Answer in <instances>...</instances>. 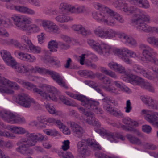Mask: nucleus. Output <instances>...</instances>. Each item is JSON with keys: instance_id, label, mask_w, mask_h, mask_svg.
<instances>
[{"instance_id": "f257e3e1", "label": "nucleus", "mask_w": 158, "mask_h": 158, "mask_svg": "<svg viewBox=\"0 0 158 158\" xmlns=\"http://www.w3.org/2000/svg\"><path fill=\"white\" fill-rule=\"evenodd\" d=\"M94 6L100 10L98 12H94L92 13L93 18L98 21L111 26L116 24L115 19L120 23H124V20L123 16L107 6L97 2L95 3Z\"/></svg>"}, {"instance_id": "f03ea898", "label": "nucleus", "mask_w": 158, "mask_h": 158, "mask_svg": "<svg viewBox=\"0 0 158 158\" xmlns=\"http://www.w3.org/2000/svg\"><path fill=\"white\" fill-rule=\"evenodd\" d=\"M15 81L22 85L27 86V88L30 89H33V91L34 93H36L39 94L43 98L47 100H52V101H56L57 98L56 96L59 97L60 100L65 104L69 105V101L68 98L64 96L60 95V92L57 89L52 86L48 85L47 87L48 91L50 94H48L41 89H39L36 86L32 84L29 82H26L24 80H22L18 78H15Z\"/></svg>"}, {"instance_id": "7ed1b4c3", "label": "nucleus", "mask_w": 158, "mask_h": 158, "mask_svg": "<svg viewBox=\"0 0 158 158\" xmlns=\"http://www.w3.org/2000/svg\"><path fill=\"white\" fill-rule=\"evenodd\" d=\"M122 10L127 15L133 14L131 22L135 27L137 26L136 23L138 22L139 19H144L146 21H148L149 20V16L146 13L133 6L128 5L127 3Z\"/></svg>"}, {"instance_id": "20e7f679", "label": "nucleus", "mask_w": 158, "mask_h": 158, "mask_svg": "<svg viewBox=\"0 0 158 158\" xmlns=\"http://www.w3.org/2000/svg\"><path fill=\"white\" fill-rule=\"evenodd\" d=\"M12 19L14 24L19 29L24 31L30 30L34 32H37L39 30V27L35 24L30 26L31 23V19L30 18L14 16L12 17Z\"/></svg>"}, {"instance_id": "39448f33", "label": "nucleus", "mask_w": 158, "mask_h": 158, "mask_svg": "<svg viewBox=\"0 0 158 158\" xmlns=\"http://www.w3.org/2000/svg\"><path fill=\"white\" fill-rule=\"evenodd\" d=\"M139 48L142 50L143 56L141 58V60L145 63L152 62L158 66V59L155 57L158 54L157 52L149 46L144 44H141Z\"/></svg>"}, {"instance_id": "423d86ee", "label": "nucleus", "mask_w": 158, "mask_h": 158, "mask_svg": "<svg viewBox=\"0 0 158 158\" xmlns=\"http://www.w3.org/2000/svg\"><path fill=\"white\" fill-rule=\"evenodd\" d=\"M87 143L94 150H100L102 149L100 145L94 139H88L87 140L83 139L78 142L77 146L78 151L80 155L88 156L90 154V151L88 149Z\"/></svg>"}, {"instance_id": "0eeeda50", "label": "nucleus", "mask_w": 158, "mask_h": 158, "mask_svg": "<svg viewBox=\"0 0 158 158\" xmlns=\"http://www.w3.org/2000/svg\"><path fill=\"white\" fill-rule=\"evenodd\" d=\"M87 43L93 49L100 55L108 56L113 52L114 54L116 55L114 51L115 49H118V48L113 49L107 44L104 43H100L92 39L88 40Z\"/></svg>"}, {"instance_id": "6e6552de", "label": "nucleus", "mask_w": 158, "mask_h": 158, "mask_svg": "<svg viewBox=\"0 0 158 158\" xmlns=\"http://www.w3.org/2000/svg\"><path fill=\"white\" fill-rule=\"evenodd\" d=\"M114 53L116 54L123 61L127 64H131L132 63V60L130 59L127 54L130 57L134 58H138L141 59L140 58L139 53L129 49L125 47L123 48L120 49H116L114 51Z\"/></svg>"}, {"instance_id": "1a4fd4ad", "label": "nucleus", "mask_w": 158, "mask_h": 158, "mask_svg": "<svg viewBox=\"0 0 158 158\" xmlns=\"http://www.w3.org/2000/svg\"><path fill=\"white\" fill-rule=\"evenodd\" d=\"M148 68L149 69L152 70L154 73H152L150 71L138 64H135L133 66V70L137 73L150 80H154L156 78L158 80V68L151 66H149Z\"/></svg>"}, {"instance_id": "9d476101", "label": "nucleus", "mask_w": 158, "mask_h": 158, "mask_svg": "<svg viewBox=\"0 0 158 158\" xmlns=\"http://www.w3.org/2000/svg\"><path fill=\"white\" fill-rule=\"evenodd\" d=\"M0 116L4 121L11 124L23 123L25 122V120L24 118H21L19 116L15 115L9 111L0 112Z\"/></svg>"}, {"instance_id": "9b49d317", "label": "nucleus", "mask_w": 158, "mask_h": 158, "mask_svg": "<svg viewBox=\"0 0 158 158\" xmlns=\"http://www.w3.org/2000/svg\"><path fill=\"white\" fill-rule=\"evenodd\" d=\"M95 131L102 136H106L107 139L111 142H117L119 139L122 140H124L125 137L119 133H111L103 128L100 129H95Z\"/></svg>"}, {"instance_id": "f8f14e48", "label": "nucleus", "mask_w": 158, "mask_h": 158, "mask_svg": "<svg viewBox=\"0 0 158 158\" xmlns=\"http://www.w3.org/2000/svg\"><path fill=\"white\" fill-rule=\"evenodd\" d=\"M27 138L23 139L17 142V144L19 147L16 148V150L21 154L28 155L32 153V151L29 147L33 146Z\"/></svg>"}, {"instance_id": "ddd939ff", "label": "nucleus", "mask_w": 158, "mask_h": 158, "mask_svg": "<svg viewBox=\"0 0 158 158\" xmlns=\"http://www.w3.org/2000/svg\"><path fill=\"white\" fill-rule=\"evenodd\" d=\"M16 102L21 106L25 108H29L31 103L35 104L34 100L27 94L23 93L19 94L16 98Z\"/></svg>"}, {"instance_id": "4468645a", "label": "nucleus", "mask_w": 158, "mask_h": 158, "mask_svg": "<svg viewBox=\"0 0 158 158\" xmlns=\"http://www.w3.org/2000/svg\"><path fill=\"white\" fill-rule=\"evenodd\" d=\"M150 21V17H149V20L148 21H146L144 19H139L137 23V26L136 27L139 30L143 31L147 33H156L158 27H152L149 26L146 24L145 22H149Z\"/></svg>"}, {"instance_id": "2eb2a0df", "label": "nucleus", "mask_w": 158, "mask_h": 158, "mask_svg": "<svg viewBox=\"0 0 158 158\" xmlns=\"http://www.w3.org/2000/svg\"><path fill=\"white\" fill-rule=\"evenodd\" d=\"M133 83H135L137 85L148 91L154 93L155 92V88L152 84L149 82H145L143 79L137 77L132 81Z\"/></svg>"}, {"instance_id": "dca6fc26", "label": "nucleus", "mask_w": 158, "mask_h": 158, "mask_svg": "<svg viewBox=\"0 0 158 158\" xmlns=\"http://www.w3.org/2000/svg\"><path fill=\"white\" fill-rule=\"evenodd\" d=\"M86 104V106H85L84 107L86 109L92 110L98 114H101L103 113L102 110L101 108L97 107V106L99 104L98 102L89 98Z\"/></svg>"}, {"instance_id": "f3484780", "label": "nucleus", "mask_w": 158, "mask_h": 158, "mask_svg": "<svg viewBox=\"0 0 158 158\" xmlns=\"http://www.w3.org/2000/svg\"><path fill=\"white\" fill-rule=\"evenodd\" d=\"M6 6L8 9L15 10L17 11L24 14L31 15H35V12L34 10L27 7L13 5L10 6L6 5Z\"/></svg>"}, {"instance_id": "a211bd4d", "label": "nucleus", "mask_w": 158, "mask_h": 158, "mask_svg": "<svg viewBox=\"0 0 158 158\" xmlns=\"http://www.w3.org/2000/svg\"><path fill=\"white\" fill-rule=\"evenodd\" d=\"M42 25L45 30L48 32L57 33L59 30L58 26L50 20H43Z\"/></svg>"}, {"instance_id": "6ab92c4d", "label": "nucleus", "mask_w": 158, "mask_h": 158, "mask_svg": "<svg viewBox=\"0 0 158 158\" xmlns=\"http://www.w3.org/2000/svg\"><path fill=\"white\" fill-rule=\"evenodd\" d=\"M48 74L51 77L58 85L66 89L68 87L66 86L65 82L61 76L57 73L51 70L48 71Z\"/></svg>"}, {"instance_id": "aec40b11", "label": "nucleus", "mask_w": 158, "mask_h": 158, "mask_svg": "<svg viewBox=\"0 0 158 158\" xmlns=\"http://www.w3.org/2000/svg\"><path fill=\"white\" fill-rule=\"evenodd\" d=\"M0 54L4 61L9 66L14 67L16 64L15 60L11 56L10 52L5 50L1 51Z\"/></svg>"}, {"instance_id": "412c9836", "label": "nucleus", "mask_w": 158, "mask_h": 158, "mask_svg": "<svg viewBox=\"0 0 158 158\" xmlns=\"http://www.w3.org/2000/svg\"><path fill=\"white\" fill-rule=\"evenodd\" d=\"M84 120L86 123L90 125L97 127L101 126L98 120L95 118L94 113L91 112L85 113Z\"/></svg>"}, {"instance_id": "4be33fe9", "label": "nucleus", "mask_w": 158, "mask_h": 158, "mask_svg": "<svg viewBox=\"0 0 158 158\" xmlns=\"http://www.w3.org/2000/svg\"><path fill=\"white\" fill-rule=\"evenodd\" d=\"M108 65L110 69L113 70L117 71L120 73L124 74L127 76V77L131 76L129 72L126 71L124 67L116 62H111L109 63Z\"/></svg>"}, {"instance_id": "5701e85b", "label": "nucleus", "mask_w": 158, "mask_h": 158, "mask_svg": "<svg viewBox=\"0 0 158 158\" xmlns=\"http://www.w3.org/2000/svg\"><path fill=\"white\" fill-rule=\"evenodd\" d=\"M145 118L152 125L158 127V112L151 111L145 116Z\"/></svg>"}, {"instance_id": "b1692460", "label": "nucleus", "mask_w": 158, "mask_h": 158, "mask_svg": "<svg viewBox=\"0 0 158 158\" xmlns=\"http://www.w3.org/2000/svg\"><path fill=\"white\" fill-rule=\"evenodd\" d=\"M27 139H28L29 142L33 146L35 145L37 141H42L44 140L45 138L41 134L38 133L29 134L27 136Z\"/></svg>"}, {"instance_id": "393cba45", "label": "nucleus", "mask_w": 158, "mask_h": 158, "mask_svg": "<svg viewBox=\"0 0 158 158\" xmlns=\"http://www.w3.org/2000/svg\"><path fill=\"white\" fill-rule=\"evenodd\" d=\"M103 109L107 112L115 116H123V113L120 111L115 109L107 103H104L103 106Z\"/></svg>"}, {"instance_id": "a878e982", "label": "nucleus", "mask_w": 158, "mask_h": 158, "mask_svg": "<svg viewBox=\"0 0 158 158\" xmlns=\"http://www.w3.org/2000/svg\"><path fill=\"white\" fill-rule=\"evenodd\" d=\"M11 134L6 131H2L0 130V136H4L6 137L11 138ZM0 146H4L6 148L10 149L12 148L13 147V145L11 142H5L0 139Z\"/></svg>"}, {"instance_id": "bb28decb", "label": "nucleus", "mask_w": 158, "mask_h": 158, "mask_svg": "<svg viewBox=\"0 0 158 158\" xmlns=\"http://www.w3.org/2000/svg\"><path fill=\"white\" fill-rule=\"evenodd\" d=\"M72 28L75 31L78 32L84 35H86L91 34L90 30L85 29L82 26L80 25H74Z\"/></svg>"}, {"instance_id": "cd10ccee", "label": "nucleus", "mask_w": 158, "mask_h": 158, "mask_svg": "<svg viewBox=\"0 0 158 158\" xmlns=\"http://www.w3.org/2000/svg\"><path fill=\"white\" fill-rule=\"evenodd\" d=\"M71 127L73 131L77 135V136L79 138L80 137L81 135L84 132V131L82 127L74 122L71 123Z\"/></svg>"}, {"instance_id": "c85d7f7f", "label": "nucleus", "mask_w": 158, "mask_h": 158, "mask_svg": "<svg viewBox=\"0 0 158 158\" xmlns=\"http://www.w3.org/2000/svg\"><path fill=\"white\" fill-rule=\"evenodd\" d=\"M102 88L106 91L111 94L114 95H116L120 94L118 90L115 86L112 85H103Z\"/></svg>"}, {"instance_id": "c756f323", "label": "nucleus", "mask_w": 158, "mask_h": 158, "mask_svg": "<svg viewBox=\"0 0 158 158\" xmlns=\"http://www.w3.org/2000/svg\"><path fill=\"white\" fill-rule=\"evenodd\" d=\"M70 96L75 99L80 101L81 104L84 106H86V103L88 102L89 98L82 95H77L73 93L70 94Z\"/></svg>"}, {"instance_id": "7c9ffc66", "label": "nucleus", "mask_w": 158, "mask_h": 158, "mask_svg": "<svg viewBox=\"0 0 158 158\" xmlns=\"http://www.w3.org/2000/svg\"><path fill=\"white\" fill-rule=\"evenodd\" d=\"M55 19L56 22L60 23L67 22L69 20V14L63 13L62 14L56 16Z\"/></svg>"}, {"instance_id": "2f4dec72", "label": "nucleus", "mask_w": 158, "mask_h": 158, "mask_svg": "<svg viewBox=\"0 0 158 158\" xmlns=\"http://www.w3.org/2000/svg\"><path fill=\"white\" fill-rule=\"evenodd\" d=\"M116 32L113 29L108 28L105 29L104 38L111 39L114 37L116 34Z\"/></svg>"}, {"instance_id": "473e14b6", "label": "nucleus", "mask_w": 158, "mask_h": 158, "mask_svg": "<svg viewBox=\"0 0 158 158\" xmlns=\"http://www.w3.org/2000/svg\"><path fill=\"white\" fill-rule=\"evenodd\" d=\"M105 28L99 26L94 29V31L95 35L98 37L104 38Z\"/></svg>"}, {"instance_id": "72a5a7b5", "label": "nucleus", "mask_w": 158, "mask_h": 158, "mask_svg": "<svg viewBox=\"0 0 158 158\" xmlns=\"http://www.w3.org/2000/svg\"><path fill=\"white\" fill-rule=\"evenodd\" d=\"M78 73L81 76L85 77L90 78H94L95 77V75L91 71L87 70H81L78 71Z\"/></svg>"}, {"instance_id": "f704fd0d", "label": "nucleus", "mask_w": 158, "mask_h": 158, "mask_svg": "<svg viewBox=\"0 0 158 158\" xmlns=\"http://www.w3.org/2000/svg\"><path fill=\"white\" fill-rule=\"evenodd\" d=\"M20 59L23 61L30 62H33L35 60V58L34 56L23 52Z\"/></svg>"}, {"instance_id": "c9c22d12", "label": "nucleus", "mask_w": 158, "mask_h": 158, "mask_svg": "<svg viewBox=\"0 0 158 158\" xmlns=\"http://www.w3.org/2000/svg\"><path fill=\"white\" fill-rule=\"evenodd\" d=\"M59 45V42H57L55 40H51L48 43V47L50 49V51L56 52L57 51V49Z\"/></svg>"}, {"instance_id": "e433bc0d", "label": "nucleus", "mask_w": 158, "mask_h": 158, "mask_svg": "<svg viewBox=\"0 0 158 158\" xmlns=\"http://www.w3.org/2000/svg\"><path fill=\"white\" fill-rule=\"evenodd\" d=\"M126 137L130 142L133 144L139 145L141 143V142L139 139L131 135L128 134Z\"/></svg>"}, {"instance_id": "4c0bfd02", "label": "nucleus", "mask_w": 158, "mask_h": 158, "mask_svg": "<svg viewBox=\"0 0 158 158\" xmlns=\"http://www.w3.org/2000/svg\"><path fill=\"white\" fill-rule=\"evenodd\" d=\"M10 42L15 47L18 48L20 50L27 52V47L22 45L19 41L17 40H11Z\"/></svg>"}, {"instance_id": "58836bf2", "label": "nucleus", "mask_w": 158, "mask_h": 158, "mask_svg": "<svg viewBox=\"0 0 158 158\" xmlns=\"http://www.w3.org/2000/svg\"><path fill=\"white\" fill-rule=\"evenodd\" d=\"M125 1L123 0H118L113 2L114 6L118 10H123L126 4Z\"/></svg>"}, {"instance_id": "ea45409f", "label": "nucleus", "mask_w": 158, "mask_h": 158, "mask_svg": "<svg viewBox=\"0 0 158 158\" xmlns=\"http://www.w3.org/2000/svg\"><path fill=\"white\" fill-rule=\"evenodd\" d=\"M131 36L124 33L119 34L118 37L121 41L126 44H127Z\"/></svg>"}, {"instance_id": "a19ab883", "label": "nucleus", "mask_w": 158, "mask_h": 158, "mask_svg": "<svg viewBox=\"0 0 158 158\" xmlns=\"http://www.w3.org/2000/svg\"><path fill=\"white\" fill-rule=\"evenodd\" d=\"M59 7L62 13L69 14V4L68 3H62L60 4Z\"/></svg>"}, {"instance_id": "79ce46f5", "label": "nucleus", "mask_w": 158, "mask_h": 158, "mask_svg": "<svg viewBox=\"0 0 158 158\" xmlns=\"http://www.w3.org/2000/svg\"><path fill=\"white\" fill-rule=\"evenodd\" d=\"M55 124H56L60 129L62 130L64 134L66 135L68 134V129L65 125H63L60 120L56 119Z\"/></svg>"}, {"instance_id": "37998d69", "label": "nucleus", "mask_w": 158, "mask_h": 158, "mask_svg": "<svg viewBox=\"0 0 158 158\" xmlns=\"http://www.w3.org/2000/svg\"><path fill=\"white\" fill-rule=\"evenodd\" d=\"M20 39L22 42L26 44L25 47H27V51H28V47L32 43L31 40L28 39V37L25 35H23L20 37Z\"/></svg>"}, {"instance_id": "c03bdc74", "label": "nucleus", "mask_w": 158, "mask_h": 158, "mask_svg": "<svg viewBox=\"0 0 158 158\" xmlns=\"http://www.w3.org/2000/svg\"><path fill=\"white\" fill-rule=\"evenodd\" d=\"M11 131L16 134H23L25 133V130L24 128L17 127L12 128Z\"/></svg>"}, {"instance_id": "a18cd8bd", "label": "nucleus", "mask_w": 158, "mask_h": 158, "mask_svg": "<svg viewBox=\"0 0 158 158\" xmlns=\"http://www.w3.org/2000/svg\"><path fill=\"white\" fill-rule=\"evenodd\" d=\"M1 25H2L6 28H9L12 26V23L11 20L9 19H3Z\"/></svg>"}, {"instance_id": "49530a36", "label": "nucleus", "mask_w": 158, "mask_h": 158, "mask_svg": "<svg viewBox=\"0 0 158 158\" xmlns=\"http://www.w3.org/2000/svg\"><path fill=\"white\" fill-rule=\"evenodd\" d=\"M31 51L35 53H39L41 52V48L38 46H35L31 43L28 47Z\"/></svg>"}, {"instance_id": "de8ad7c7", "label": "nucleus", "mask_w": 158, "mask_h": 158, "mask_svg": "<svg viewBox=\"0 0 158 158\" xmlns=\"http://www.w3.org/2000/svg\"><path fill=\"white\" fill-rule=\"evenodd\" d=\"M37 119L39 122L42 124L41 127H45L46 126L45 125V123L47 121V119L44 116L39 115L37 117Z\"/></svg>"}, {"instance_id": "09e8293b", "label": "nucleus", "mask_w": 158, "mask_h": 158, "mask_svg": "<svg viewBox=\"0 0 158 158\" xmlns=\"http://www.w3.org/2000/svg\"><path fill=\"white\" fill-rule=\"evenodd\" d=\"M89 12V8L86 7L84 6H81L77 7V13H88Z\"/></svg>"}, {"instance_id": "8fccbe9b", "label": "nucleus", "mask_w": 158, "mask_h": 158, "mask_svg": "<svg viewBox=\"0 0 158 158\" xmlns=\"http://www.w3.org/2000/svg\"><path fill=\"white\" fill-rule=\"evenodd\" d=\"M102 100L104 102V103H107L110 104L112 103L114 105L116 103L114 99L112 97L110 96L105 97L102 99Z\"/></svg>"}, {"instance_id": "3c124183", "label": "nucleus", "mask_w": 158, "mask_h": 158, "mask_svg": "<svg viewBox=\"0 0 158 158\" xmlns=\"http://www.w3.org/2000/svg\"><path fill=\"white\" fill-rule=\"evenodd\" d=\"M157 39V38L153 36H148L146 39V41L148 44L155 46Z\"/></svg>"}, {"instance_id": "603ef678", "label": "nucleus", "mask_w": 158, "mask_h": 158, "mask_svg": "<svg viewBox=\"0 0 158 158\" xmlns=\"http://www.w3.org/2000/svg\"><path fill=\"white\" fill-rule=\"evenodd\" d=\"M90 55L88 54H82L80 56V59L79 60L80 64L83 65L84 64L85 61L87 60V59L89 57Z\"/></svg>"}, {"instance_id": "864d4df0", "label": "nucleus", "mask_w": 158, "mask_h": 158, "mask_svg": "<svg viewBox=\"0 0 158 158\" xmlns=\"http://www.w3.org/2000/svg\"><path fill=\"white\" fill-rule=\"evenodd\" d=\"M15 70L18 72L24 73H25V66L23 65H17L16 64L14 67Z\"/></svg>"}, {"instance_id": "5fc2aeb1", "label": "nucleus", "mask_w": 158, "mask_h": 158, "mask_svg": "<svg viewBox=\"0 0 158 158\" xmlns=\"http://www.w3.org/2000/svg\"><path fill=\"white\" fill-rule=\"evenodd\" d=\"M140 2H139L140 6L142 7L147 9L150 7V5L148 2L147 0H141Z\"/></svg>"}, {"instance_id": "6e6d98bb", "label": "nucleus", "mask_w": 158, "mask_h": 158, "mask_svg": "<svg viewBox=\"0 0 158 158\" xmlns=\"http://www.w3.org/2000/svg\"><path fill=\"white\" fill-rule=\"evenodd\" d=\"M49 70L45 68L36 67L35 68L34 72H37L40 74L45 73L47 74L48 71Z\"/></svg>"}, {"instance_id": "4d7b16f0", "label": "nucleus", "mask_w": 158, "mask_h": 158, "mask_svg": "<svg viewBox=\"0 0 158 158\" xmlns=\"http://www.w3.org/2000/svg\"><path fill=\"white\" fill-rule=\"evenodd\" d=\"M132 106L129 100H127L126 102V106L124 107L125 112L126 113H129L131 112L132 110Z\"/></svg>"}, {"instance_id": "13d9d810", "label": "nucleus", "mask_w": 158, "mask_h": 158, "mask_svg": "<svg viewBox=\"0 0 158 158\" xmlns=\"http://www.w3.org/2000/svg\"><path fill=\"white\" fill-rule=\"evenodd\" d=\"M142 130L144 132L149 134L151 132L152 128L150 125H145L142 126Z\"/></svg>"}, {"instance_id": "bf43d9fd", "label": "nucleus", "mask_w": 158, "mask_h": 158, "mask_svg": "<svg viewBox=\"0 0 158 158\" xmlns=\"http://www.w3.org/2000/svg\"><path fill=\"white\" fill-rule=\"evenodd\" d=\"M100 80L103 84L105 85L107 84H110L111 83L110 79L106 76H103L100 78Z\"/></svg>"}, {"instance_id": "052dcab7", "label": "nucleus", "mask_w": 158, "mask_h": 158, "mask_svg": "<svg viewBox=\"0 0 158 158\" xmlns=\"http://www.w3.org/2000/svg\"><path fill=\"white\" fill-rule=\"evenodd\" d=\"M0 36L4 37H8L9 34L5 29L0 27Z\"/></svg>"}, {"instance_id": "680f3d73", "label": "nucleus", "mask_w": 158, "mask_h": 158, "mask_svg": "<svg viewBox=\"0 0 158 158\" xmlns=\"http://www.w3.org/2000/svg\"><path fill=\"white\" fill-rule=\"evenodd\" d=\"M48 61L50 63H54V64L57 67L60 66V61L58 60L54 59L53 58H50L48 59Z\"/></svg>"}, {"instance_id": "e2e57ef3", "label": "nucleus", "mask_w": 158, "mask_h": 158, "mask_svg": "<svg viewBox=\"0 0 158 158\" xmlns=\"http://www.w3.org/2000/svg\"><path fill=\"white\" fill-rule=\"evenodd\" d=\"M127 45H129L132 47H135L137 46L138 44L136 40L131 37Z\"/></svg>"}, {"instance_id": "0e129e2a", "label": "nucleus", "mask_w": 158, "mask_h": 158, "mask_svg": "<svg viewBox=\"0 0 158 158\" xmlns=\"http://www.w3.org/2000/svg\"><path fill=\"white\" fill-rule=\"evenodd\" d=\"M140 98L142 102L146 105L148 100H152V98L148 96H142L140 97Z\"/></svg>"}, {"instance_id": "69168bd1", "label": "nucleus", "mask_w": 158, "mask_h": 158, "mask_svg": "<svg viewBox=\"0 0 158 158\" xmlns=\"http://www.w3.org/2000/svg\"><path fill=\"white\" fill-rule=\"evenodd\" d=\"M0 83L2 84L3 85H6L7 84H10L11 81L0 76Z\"/></svg>"}, {"instance_id": "338daca9", "label": "nucleus", "mask_w": 158, "mask_h": 158, "mask_svg": "<svg viewBox=\"0 0 158 158\" xmlns=\"http://www.w3.org/2000/svg\"><path fill=\"white\" fill-rule=\"evenodd\" d=\"M59 46L61 49L66 50L68 49L69 47V43H63L61 42H59Z\"/></svg>"}, {"instance_id": "774afa93", "label": "nucleus", "mask_w": 158, "mask_h": 158, "mask_svg": "<svg viewBox=\"0 0 158 158\" xmlns=\"http://www.w3.org/2000/svg\"><path fill=\"white\" fill-rule=\"evenodd\" d=\"M63 145L61 148L64 151H66L69 148V140H65L62 142Z\"/></svg>"}]
</instances>
